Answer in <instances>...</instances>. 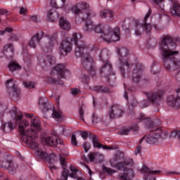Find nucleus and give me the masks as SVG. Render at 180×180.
<instances>
[{
    "label": "nucleus",
    "instance_id": "nucleus-18",
    "mask_svg": "<svg viewBox=\"0 0 180 180\" xmlns=\"http://www.w3.org/2000/svg\"><path fill=\"white\" fill-rule=\"evenodd\" d=\"M110 36L111 37H104L107 43H112V41H119L120 40V28L115 27L113 31L110 32Z\"/></svg>",
    "mask_w": 180,
    "mask_h": 180
},
{
    "label": "nucleus",
    "instance_id": "nucleus-57",
    "mask_svg": "<svg viewBox=\"0 0 180 180\" xmlns=\"http://www.w3.org/2000/svg\"><path fill=\"white\" fill-rule=\"evenodd\" d=\"M108 82L110 84H112L115 82V81L116 80V77H115V75H110L108 77Z\"/></svg>",
    "mask_w": 180,
    "mask_h": 180
},
{
    "label": "nucleus",
    "instance_id": "nucleus-39",
    "mask_svg": "<svg viewBox=\"0 0 180 180\" xmlns=\"http://www.w3.org/2000/svg\"><path fill=\"white\" fill-rule=\"evenodd\" d=\"M91 122L93 124H98V123L102 122V117H99L96 113H93L91 115Z\"/></svg>",
    "mask_w": 180,
    "mask_h": 180
},
{
    "label": "nucleus",
    "instance_id": "nucleus-64",
    "mask_svg": "<svg viewBox=\"0 0 180 180\" xmlns=\"http://www.w3.org/2000/svg\"><path fill=\"white\" fill-rule=\"evenodd\" d=\"M120 160H122V155L116 154L115 158H114V161H119Z\"/></svg>",
    "mask_w": 180,
    "mask_h": 180
},
{
    "label": "nucleus",
    "instance_id": "nucleus-29",
    "mask_svg": "<svg viewBox=\"0 0 180 180\" xmlns=\"http://www.w3.org/2000/svg\"><path fill=\"white\" fill-rule=\"evenodd\" d=\"M46 18L51 22H56V20L60 18V15H58L57 11H56V9L52 8L48 11Z\"/></svg>",
    "mask_w": 180,
    "mask_h": 180
},
{
    "label": "nucleus",
    "instance_id": "nucleus-61",
    "mask_svg": "<svg viewBox=\"0 0 180 180\" xmlns=\"http://www.w3.org/2000/svg\"><path fill=\"white\" fill-rule=\"evenodd\" d=\"M26 12H27V10L23 7L20 8V15H26Z\"/></svg>",
    "mask_w": 180,
    "mask_h": 180
},
{
    "label": "nucleus",
    "instance_id": "nucleus-15",
    "mask_svg": "<svg viewBox=\"0 0 180 180\" xmlns=\"http://www.w3.org/2000/svg\"><path fill=\"white\" fill-rule=\"evenodd\" d=\"M140 172L145 174V180H155V177H153L151 175H160L161 174V170H151L147 166H143Z\"/></svg>",
    "mask_w": 180,
    "mask_h": 180
},
{
    "label": "nucleus",
    "instance_id": "nucleus-30",
    "mask_svg": "<svg viewBox=\"0 0 180 180\" xmlns=\"http://www.w3.org/2000/svg\"><path fill=\"white\" fill-rule=\"evenodd\" d=\"M59 25L63 30H70L71 29V24L64 18H60L59 20Z\"/></svg>",
    "mask_w": 180,
    "mask_h": 180
},
{
    "label": "nucleus",
    "instance_id": "nucleus-62",
    "mask_svg": "<svg viewBox=\"0 0 180 180\" xmlns=\"http://www.w3.org/2000/svg\"><path fill=\"white\" fill-rule=\"evenodd\" d=\"M131 94V91H124V98L129 101V96H130Z\"/></svg>",
    "mask_w": 180,
    "mask_h": 180
},
{
    "label": "nucleus",
    "instance_id": "nucleus-59",
    "mask_svg": "<svg viewBox=\"0 0 180 180\" xmlns=\"http://www.w3.org/2000/svg\"><path fill=\"white\" fill-rule=\"evenodd\" d=\"M81 137H82L83 139L86 140L88 139V132L86 131H84L81 133Z\"/></svg>",
    "mask_w": 180,
    "mask_h": 180
},
{
    "label": "nucleus",
    "instance_id": "nucleus-49",
    "mask_svg": "<svg viewBox=\"0 0 180 180\" xmlns=\"http://www.w3.org/2000/svg\"><path fill=\"white\" fill-rule=\"evenodd\" d=\"M130 130H131V128H122L120 131V134H121V136H127V134H129V133H130Z\"/></svg>",
    "mask_w": 180,
    "mask_h": 180
},
{
    "label": "nucleus",
    "instance_id": "nucleus-13",
    "mask_svg": "<svg viewBox=\"0 0 180 180\" xmlns=\"http://www.w3.org/2000/svg\"><path fill=\"white\" fill-rule=\"evenodd\" d=\"M20 137L22 141H27L32 140H37L39 135L37 134V131L33 129H29L22 134H20Z\"/></svg>",
    "mask_w": 180,
    "mask_h": 180
},
{
    "label": "nucleus",
    "instance_id": "nucleus-25",
    "mask_svg": "<svg viewBox=\"0 0 180 180\" xmlns=\"http://www.w3.org/2000/svg\"><path fill=\"white\" fill-rule=\"evenodd\" d=\"M93 146L95 148H103V150H115V148L103 145L99 142V139L96 136L91 134Z\"/></svg>",
    "mask_w": 180,
    "mask_h": 180
},
{
    "label": "nucleus",
    "instance_id": "nucleus-45",
    "mask_svg": "<svg viewBox=\"0 0 180 180\" xmlns=\"http://www.w3.org/2000/svg\"><path fill=\"white\" fill-rule=\"evenodd\" d=\"M10 96L12 98V99H18L19 96H20V91H12L10 93Z\"/></svg>",
    "mask_w": 180,
    "mask_h": 180
},
{
    "label": "nucleus",
    "instance_id": "nucleus-46",
    "mask_svg": "<svg viewBox=\"0 0 180 180\" xmlns=\"http://www.w3.org/2000/svg\"><path fill=\"white\" fill-rule=\"evenodd\" d=\"M103 169L108 175H113V174H116V170H114L112 168L106 167L105 166H103Z\"/></svg>",
    "mask_w": 180,
    "mask_h": 180
},
{
    "label": "nucleus",
    "instance_id": "nucleus-11",
    "mask_svg": "<svg viewBox=\"0 0 180 180\" xmlns=\"http://www.w3.org/2000/svg\"><path fill=\"white\" fill-rule=\"evenodd\" d=\"M144 71V66L141 63H137L132 71V81L134 84H139L140 79L143 77V72Z\"/></svg>",
    "mask_w": 180,
    "mask_h": 180
},
{
    "label": "nucleus",
    "instance_id": "nucleus-54",
    "mask_svg": "<svg viewBox=\"0 0 180 180\" xmlns=\"http://www.w3.org/2000/svg\"><path fill=\"white\" fill-rule=\"evenodd\" d=\"M71 143L72 146H78V142L77 141V136L75 134H72L71 136Z\"/></svg>",
    "mask_w": 180,
    "mask_h": 180
},
{
    "label": "nucleus",
    "instance_id": "nucleus-53",
    "mask_svg": "<svg viewBox=\"0 0 180 180\" xmlns=\"http://www.w3.org/2000/svg\"><path fill=\"white\" fill-rule=\"evenodd\" d=\"M9 41H18L19 40V37L16 34H11L8 38Z\"/></svg>",
    "mask_w": 180,
    "mask_h": 180
},
{
    "label": "nucleus",
    "instance_id": "nucleus-24",
    "mask_svg": "<svg viewBox=\"0 0 180 180\" xmlns=\"http://www.w3.org/2000/svg\"><path fill=\"white\" fill-rule=\"evenodd\" d=\"M26 117H29V119L31 120V124L33 126V127H35L38 131H40L41 130V128H40V119L37 117V116H34L33 114H25Z\"/></svg>",
    "mask_w": 180,
    "mask_h": 180
},
{
    "label": "nucleus",
    "instance_id": "nucleus-36",
    "mask_svg": "<svg viewBox=\"0 0 180 180\" xmlns=\"http://www.w3.org/2000/svg\"><path fill=\"white\" fill-rule=\"evenodd\" d=\"M8 69L11 72H13L18 70H22V67L18 63L13 61L8 64Z\"/></svg>",
    "mask_w": 180,
    "mask_h": 180
},
{
    "label": "nucleus",
    "instance_id": "nucleus-2",
    "mask_svg": "<svg viewBox=\"0 0 180 180\" xmlns=\"http://www.w3.org/2000/svg\"><path fill=\"white\" fill-rule=\"evenodd\" d=\"M89 9V4L88 3L82 2L77 4L72 7V11L75 15H82L80 18L82 20L89 19V18H95L96 13L92 10L85 11Z\"/></svg>",
    "mask_w": 180,
    "mask_h": 180
},
{
    "label": "nucleus",
    "instance_id": "nucleus-34",
    "mask_svg": "<svg viewBox=\"0 0 180 180\" xmlns=\"http://www.w3.org/2000/svg\"><path fill=\"white\" fill-rule=\"evenodd\" d=\"M4 53H9V54H6V56H10V57H12L13 56V52L15 51V49L13 48V44H6L4 46Z\"/></svg>",
    "mask_w": 180,
    "mask_h": 180
},
{
    "label": "nucleus",
    "instance_id": "nucleus-41",
    "mask_svg": "<svg viewBox=\"0 0 180 180\" xmlns=\"http://www.w3.org/2000/svg\"><path fill=\"white\" fill-rule=\"evenodd\" d=\"M9 15H11L9 11L6 10V8H0V23L2 22L1 16L8 17Z\"/></svg>",
    "mask_w": 180,
    "mask_h": 180
},
{
    "label": "nucleus",
    "instance_id": "nucleus-8",
    "mask_svg": "<svg viewBox=\"0 0 180 180\" xmlns=\"http://www.w3.org/2000/svg\"><path fill=\"white\" fill-rule=\"evenodd\" d=\"M0 168L7 169L9 174L14 175L18 171V164H16L12 158L6 156V158L0 159Z\"/></svg>",
    "mask_w": 180,
    "mask_h": 180
},
{
    "label": "nucleus",
    "instance_id": "nucleus-31",
    "mask_svg": "<svg viewBox=\"0 0 180 180\" xmlns=\"http://www.w3.org/2000/svg\"><path fill=\"white\" fill-rule=\"evenodd\" d=\"M110 72H112V64L107 62L100 70V74H105V75H108L110 74Z\"/></svg>",
    "mask_w": 180,
    "mask_h": 180
},
{
    "label": "nucleus",
    "instance_id": "nucleus-5",
    "mask_svg": "<svg viewBox=\"0 0 180 180\" xmlns=\"http://www.w3.org/2000/svg\"><path fill=\"white\" fill-rule=\"evenodd\" d=\"M118 54L120 56L119 68L122 77H124V67H127V70H130V68L133 67V63H130V60L126 58V57L129 55V50L127 49L124 47L119 49Z\"/></svg>",
    "mask_w": 180,
    "mask_h": 180
},
{
    "label": "nucleus",
    "instance_id": "nucleus-17",
    "mask_svg": "<svg viewBox=\"0 0 180 180\" xmlns=\"http://www.w3.org/2000/svg\"><path fill=\"white\" fill-rule=\"evenodd\" d=\"M59 160L61 167L63 170L61 173L60 179H58V180H68V174L70 171L67 169V162L65 161V158L63 156V155H60L59 156Z\"/></svg>",
    "mask_w": 180,
    "mask_h": 180
},
{
    "label": "nucleus",
    "instance_id": "nucleus-1",
    "mask_svg": "<svg viewBox=\"0 0 180 180\" xmlns=\"http://www.w3.org/2000/svg\"><path fill=\"white\" fill-rule=\"evenodd\" d=\"M176 43H180V38H172L169 35H165L162 38L160 49L165 67L169 71H175L180 68V53L178 51H174L176 47Z\"/></svg>",
    "mask_w": 180,
    "mask_h": 180
},
{
    "label": "nucleus",
    "instance_id": "nucleus-12",
    "mask_svg": "<svg viewBox=\"0 0 180 180\" xmlns=\"http://www.w3.org/2000/svg\"><path fill=\"white\" fill-rule=\"evenodd\" d=\"M123 113H124V110L122 106L117 104H114L109 110V117L110 119L122 117V116H123Z\"/></svg>",
    "mask_w": 180,
    "mask_h": 180
},
{
    "label": "nucleus",
    "instance_id": "nucleus-21",
    "mask_svg": "<svg viewBox=\"0 0 180 180\" xmlns=\"http://www.w3.org/2000/svg\"><path fill=\"white\" fill-rule=\"evenodd\" d=\"M54 72H56L60 78H65V73L68 72L67 70H65V65L63 64H58L54 69L51 72V75H53Z\"/></svg>",
    "mask_w": 180,
    "mask_h": 180
},
{
    "label": "nucleus",
    "instance_id": "nucleus-27",
    "mask_svg": "<svg viewBox=\"0 0 180 180\" xmlns=\"http://www.w3.org/2000/svg\"><path fill=\"white\" fill-rule=\"evenodd\" d=\"M133 165V159L124 160V162H120L117 163L116 168L120 171H127V166Z\"/></svg>",
    "mask_w": 180,
    "mask_h": 180
},
{
    "label": "nucleus",
    "instance_id": "nucleus-44",
    "mask_svg": "<svg viewBox=\"0 0 180 180\" xmlns=\"http://www.w3.org/2000/svg\"><path fill=\"white\" fill-rule=\"evenodd\" d=\"M61 2L62 4L59 6L58 4H57V1H56V0H51V5L53 8H62V6H64L65 4V0H61Z\"/></svg>",
    "mask_w": 180,
    "mask_h": 180
},
{
    "label": "nucleus",
    "instance_id": "nucleus-26",
    "mask_svg": "<svg viewBox=\"0 0 180 180\" xmlns=\"http://www.w3.org/2000/svg\"><path fill=\"white\" fill-rule=\"evenodd\" d=\"M39 107L43 112L49 110V99L46 98L45 95L39 98Z\"/></svg>",
    "mask_w": 180,
    "mask_h": 180
},
{
    "label": "nucleus",
    "instance_id": "nucleus-28",
    "mask_svg": "<svg viewBox=\"0 0 180 180\" xmlns=\"http://www.w3.org/2000/svg\"><path fill=\"white\" fill-rule=\"evenodd\" d=\"M6 88L8 91H18V82L13 80V79H9L5 82Z\"/></svg>",
    "mask_w": 180,
    "mask_h": 180
},
{
    "label": "nucleus",
    "instance_id": "nucleus-52",
    "mask_svg": "<svg viewBox=\"0 0 180 180\" xmlns=\"http://www.w3.org/2000/svg\"><path fill=\"white\" fill-rule=\"evenodd\" d=\"M153 2L156 5H159L161 9H164V2H165V0H153Z\"/></svg>",
    "mask_w": 180,
    "mask_h": 180
},
{
    "label": "nucleus",
    "instance_id": "nucleus-10",
    "mask_svg": "<svg viewBox=\"0 0 180 180\" xmlns=\"http://www.w3.org/2000/svg\"><path fill=\"white\" fill-rule=\"evenodd\" d=\"M82 65L88 71L91 77H96V69L95 68V63L94 58L89 55H86L82 62Z\"/></svg>",
    "mask_w": 180,
    "mask_h": 180
},
{
    "label": "nucleus",
    "instance_id": "nucleus-58",
    "mask_svg": "<svg viewBox=\"0 0 180 180\" xmlns=\"http://www.w3.org/2000/svg\"><path fill=\"white\" fill-rule=\"evenodd\" d=\"M88 157L89 158L90 162H92L94 160H95V158L96 157V153H89L88 155Z\"/></svg>",
    "mask_w": 180,
    "mask_h": 180
},
{
    "label": "nucleus",
    "instance_id": "nucleus-50",
    "mask_svg": "<svg viewBox=\"0 0 180 180\" xmlns=\"http://www.w3.org/2000/svg\"><path fill=\"white\" fill-rule=\"evenodd\" d=\"M85 114V112L84 111V105H82L79 108V115L80 116V119L84 122L85 119L84 118V115Z\"/></svg>",
    "mask_w": 180,
    "mask_h": 180
},
{
    "label": "nucleus",
    "instance_id": "nucleus-4",
    "mask_svg": "<svg viewBox=\"0 0 180 180\" xmlns=\"http://www.w3.org/2000/svg\"><path fill=\"white\" fill-rule=\"evenodd\" d=\"M164 137H165V133H164L162 129L157 128L151 131L149 134L144 136L140 141V144L143 143V140H145L148 144H157Z\"/></svg>",
    "mask_w": 180,
    "mask_h": 180
},
{
    "label": "nucleus",
    "instance_id": "nucleus-23",
    "mask_svg": "<svg viewBox=\"0 0 180 180\" xmlns=\"http://www.w3.org/2000/svg\"><path fill=\"white\" fill-rule=\"evenodd\" d=\"M45 143L47 144V146H50L51 147H57L58 143L61 144V140L58 139L57 136L52 135L45 138Z\"/></svg>",
    "mask_w": 180,
    "mask_h": 180
},
{
    "label": "nucleus",
    "instance_id": "nucleus-40",
    "mask_svg": "<svg viewBox=\"0 0 180 180\" xmlns=\"http://www.w3.org/2000/svg\"><path fill=\"white\" fill-rule=\"evenodd\" d=\"M94 31L96 33H105V32L106 30H105V26H103V25L102 24H98L97 25H95L94 28Z\"/></svg>",
    "mask_w": 180,
    "mask_h": 180
},
{
    "label": "nucleus",
    "instance_id": "nucleus-42",
    "mask_svg": "<svg viewBox=\"0 0 180 180\" xmlns=\"http://www.w3.org/2000/svg\"><path fill=\"white\" fill-rule=\"evenodd\" d=\"M91 91H108V88L103 86H94L89 87Z\"/></svg>",
    "mask_w": 180,
    "mask_h": 180
},
{
    "label": "nucleus",
    "instance_id": "nucleus-7",
    "mask_svg": "<svg viewBox=\"0 0 180 180\" xmlns=\"http://www.w3.org/2000/svg\"><path fill=\"white\" fill-rule=\"evenodd\" d=\"M29 147V148L37 149V154L39 155L42 160L47 161L49 164L51 162V159L54 157V155H49L46 152H43L40 148H38L39 143L35 140L23 141Z\"/></svg>",
    "mask_w": 180,
    "mask_h": 180
},
{
    "label": "nucleus",
    "instance_id": "nucleus-35",
    "mask_svg": "<svg viewBox=\"0 0 180 180\" xmlns=\"http://www.w3.org/2000/svg\"><path fill=\"white\" fill-rule=\"evenodd\" d=\"M13 129V123L12 122H8V123L3 124L1 126V130L5 131V133H11Z\"/></svg>",
    "mask_w": 180,
    "mask_h": 180
},
{
    "label": "nucleus",
    "instance_id": "nucleus-38",
    "mask_svg": "<svg viewBox=\"0 0 180 180\" xmlns=\"http://www.w3.org/2000/svg\"><path fill=\"white\" fill-rule=\"evenodd\" d=\"M44 63L46 65H54V64H56V58L54 56H51V55H49L44 60Z\"/></svg>",
    "mask_w": 180,
    "mask_h": 180
},
{
    "label": "nucleus",
    "instance_id": "nucleus-6",
    "mask_svg": "<svg viewBox=\"0 0 180 180\" xmlns=\"http://www.w3.org/2000/svg\"><path fill=\"white\" fill-rule=\"evenodd\" d=\"M151 16V9H149L148 13H146L144 19H143V23L141 24L139 22V20H134V25H135V34L136 36H141V32L140 31V29L142 27L144 29L145 32L146 33H150L151 30H153V25L150 22H147V19Z\"/></svg>",
    "mask_w": 180,
    "mask_h": 180
},
{
    "label": "nucleus",
    "instance_id": "nucleus-37",
    "mask_svg": "<svg viewBox=\"0 0 180 180\" xmlns=\"http://www.w3.org/2000/svg\"><path fill=\"white\" fill-rule=\"evenodd\" d=\"M90 18L91 17H89V18L84 20H86V23H85V30H86V32H91V30H94V29L95 28V25H94V22L92 21H91Z\"/></svg>",
    "mask_w": 180,
    "mask_h": 180
},
{
    "label": "nucleus",
    "instance_id": "nucleus-56",
    "mask_svg": "<svg viewBox=\"0 0 180 180\" xmlns=\"http://www.w3.org/2000/svg\"><path fill=\"white\" fill-rule=\"evenodd\" d=\"M141 143H140L136 146L135 149V155H137L138 154H141V150L142 147L140 146Z\"/></svg>",
    "mask_w": 180,
    "mask_h": 180
},
{
    "label": "nucleus",
    "instance_id": "nucleus-47",
    "mask_svg": "<svg viewBox=\"0 0 180 180\" xmlns=\"http://www.w3.org/2000/svg\"><path fill=\"white\" fill-rule=\"evenodd\" d=\"M63 115V112L61 111H57V110H53L52 113V117L53 119H61V116Z\"/></svg>",
    "mask_w": 180,
    "mask_h": 180
},
{
    "label": "nucleus",
    "instance_id": "nucleus-48",
    "mask_svg": "<svg viewBox=\"0 0 180 180\" xmlns=\"http://www.w3.org/2000/svg\"><path fill=\"white\" fill-rule=\"evenodd\" d=\"M25 88H28V89H34V83L32 82H25L23 84Z\"/></svg>",
    "mask_w": 180,
    "mask_h": 180
},
{
    "label": "nucleus",
    "instance_id": "nucleus-22",
    "mask_svg": "<svg viewBox=\"0 0 180 180\" xmlns=\"http://www.w3.org/2000/svg\"><path fill=\"white\" fill-rule=\"evenodd\" d=\"M70 39H67V40H64L61 44L60 52L62 56H67L70 51L72 50V45L71 42L68 41Z\"/></svg>",
    "mask_w": 180,
    "mask_h": 180
},
{
    "label": "nucleus",
    "instance_id": "nucleus-43",
    "mask_svg": "<svg viewBox=\"0 0 180 180\" xmlns=\"http://www.w3.org/2000/svg\"><path fill=\"white\" fill-rule=\"evenodd\" d=\"M49 84H55L56 85H64V82L63 81H57L55 80L54 78L49 77L47 79Z\"/></svg>",
    "mask_w": 180,
    "mask_h": 180
},
{
    "label": "nucleus",
    "instance_id": "nucleus-63",
    "mask_svg": "<svg viewBox=\"0 0 180 180\" xmlns=\"http://www.w3.org/2000/svg\"><path fill=\"white\" fill-rule=\"evenodd\" d=\"M69 168L72 172H78V169H77L74 165H70Z\"/></svg>",
    "mask_w": 180,
    "mask_h": 180
},
{
    "label": "nucleus",
    "instance_id": "nucleus-19",
    "mask_svg": "<svg viewBox=\"0 0 180 180\" xmlns=\"http://www.w3.org/2000/svg\"><path fill=\"white\" fill-rule=\"evenodd\" d=\"M57 40L54 37H50L46 38V44L43 46V50L45 53H49L53 50V47H54V44H56Z\"/></svg>",
    "mask_w": 180,
    "mask_h": 180
},
{
    "label": "nucleus",
    "instance_id": "nucleus-14",
    "mask_svg": "<svg viewBox=\"0 0 180 180\" xmlns=\"http://www.w3.org/2000/svg\"><path fill=\"white\" fill-rule=\"evenodd\" d=\"M167 102L172 108H180V91H176L174 95L169 96Z\"/></svg>",
    "mask_w": 180,
    "mask_h": 180
},
{
    "label": "nucleus",
    "instance_id": "nucleus-32",
    "mask_svg": "<svg viewBox=\"0 0 180 180\" xmlns=\"http://www.w3.org/2000/svg\"><path fill=\"white\" fill-rule=\"evenodd\" d=\"M171 12L173 16L180 17V4L176 1L174 2Z\"/></svg>",
    "mask_w": 180,
    "mask_h": 180
},
{
    "label": "nucleus",
    "instance_id": "nucleus-3",
    "mask_svg": "<svg viewBox=\"0 0 180 180\" xmlns=\"http://www.w3.org/2000/svg\"><path fill=\"white\" fill-rule=\"evenodd\" d=\"M82 35L81 34H73L72 38L70 39L71 41H74L76 49L75 51V56L77 58H79L80 57H84V51H88V46L85 45V43L81 41V38Z\"/></svg>",
    "mask_w": 180,
    "mask_h": 180
},
{
    "label": "nucleus",
    "instance_id": "nucleus-33",
    "mask_svg": "<svg viewBox=\"0 0 180 180\" xmlns=\"http://www.w3.org/2000/svg\"><path fill=\"white\" fill-rule=\"evenodd\" d=\"M100 18H101V19H106V18H108L109 20H110L113 18V12L110 10H103L100 12Z\"/></svg>",
    "mask_w": 180,
    "mask_h": 180
},
{
    "label": "nucleus",
    "instance_id": "nucleus-60",
    "mask_svg": "<svg viewBox=\"0 0 180 180\" xmlns=\"http://www.w3.org/2000/svg\"><path fill=\"white\" fill-rule=\"evenodd\" d=\"M68 175L70 178H74L75 179H77L78 178V175H77V172H72V173H68Z\"/></svg>",
    "mask_w": 180,
    "mask_h": 180
},
{
    "label": "nucleus",
    "instance_id": "nucleus-16",
    "mask_svg": "<svg viewBox=\"0 0 180 180\" xmlns=\"http://www.w3.org/2000/svg\"><path fill=\"white\" fill-rule=\"evenodd\" d=\"M15 123L18 125V130L20 132V134H23L25 131V129L26 127H29L30 122L29 121L26 120H23V115H17V117L15 118Z\"/></svg>",
    "mask_w": 180,
    "mask_h": 180
},
{
    "label": "nucleus",
    "instance_id": "nucleus-55",
    "mask_svg": "<svg viewBox=\"0 0 180 180\" xmlns=\"http://www.w3.org/2000/svg\"><path fill=\"white\" fill-rule=\"evenodd\" d=\"M82 147L84 149L85 153H88V151H89V148H91V144H89V142H85L83 143Z\"/></svg>",
    "mask_w": 180,
    "mask_h": 180
},
{
    "label": "nucleus",
    "instance_id": "nucleus-51",
    "mask_svg": "<svg viewBox=\"0 0 180 180\" xmlns=\"http://www.w3.org/2000/svg\"><path fill=\"white\" fill-rule=\"evenodd\" d=\"M110 31H111V28H108V32L105 31L102 34L101 37L103 38L104 41H106V39H105V37H111Z\"/></svg>",
    "mask_w": 180,
    "mask_h": 180
},
{
    "label": "nucleus",
    "instance_id": "nucleus-9",
    "mask_svg": "<svg viewBox=\"0 0 180 180\" xmlns=\"http://www.w3.org/2000/svg\"><path fill=\"white\" fill-rule=\"evenodd\" d=\"M146 95L148 101L151 102L153 105H158L160 102L162 101L164 95H165V91H150L144 92Z\"/></svg>",
    "mask_w": 180,
    "mask_h": 180
},
{
    "label": "nucleus",
    "instance_id": "nucleus-20",
    "mask_svg": "<svg viewBox=\"0 0 180 180\" xmlns=\"http://www.w3.org/2000/svg\"><path fill=\"white\" fill-rule=\"evenodd\" d=\"M44 34V33L43 32H37V34H35L28 44L30 47H32V49H36L37 44L40 43V40L43 39Z\"/></svg>",
    "mask_w": 180,
    "mask_h": 180
}]
</instances>
